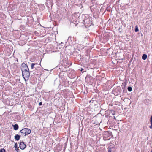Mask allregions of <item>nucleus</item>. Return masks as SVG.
I'll list each match as a JSON object with an SVG mask.
<instances>
[{
    "mask_svg": "<svg viewBox=\"0 0 152 152\" xmlns=\"http://www.w3.org/2000/svg\"><path fill=\"white\" fill-rule=\"evenodd\" d=\"M113 115H115V113H113Z\"/></svg>",
    "mask_w": 152,
    "mask_h": 152,
    "instance_id": "nucleus-17",
    "label": "nucleus"
},
{
    "mask_svg": "<svg viewBox=\"0 0 152 152\" xmlns=\"http://www.w3.org/2000/svg\"><path fill=\"white\" fill-rule=\"evenodd\" d=\"M22 74L23 77L25 80H26L25 78L28 79L29 77L30 73L29 71L22 72Z\"/></svg>",
    "mask_w": 152,
    "mask_h": 152,
    "instance_id": "nucleus-2",
    "label": "nucleus"
},
{
    "mask_svg": "<svg viewBox=\"0 0 152 152\" xmlns=\"http://www.w3.org/2000/svg\"><path fill=\"white\" fill-rule=\"evenodd\" d=\"M14 130H16L18 129V125L15 124L13 125Z\"/></svg>",
    "mask_w": 152,
    "mask_h": 152,
    "instance_id": "nucleus-6",
    "label": "nucleus"
},
{
    "mask_svg": "<svg viewBox=\"0 0 152 152\" xmlns=\"http://www.w3.org/2000/svg\"><path fill=\"white\" fill-rule=\"evenodd\" d=\"M21 70L22 72L29 71V69L27 65L25 64L22 66Z\"/></svg>",
    "mask_w": 152,
    "mask_h": 152,
    "instance_id": "nucleus-3",
    "label": "nucleus"
},
{
    "mask_svg": "<svg viewBox=\"0 0 152 152\" xmlns=\"http://www.w3.org/2000/svg\"><path fill=\"white\" fill-rule=\"evenodd\" d=\"M16 149V151L17 152H18L19 151V149H18V148H16L15 149Z\"/></svg>",
    "mask_w": 152,
    "mask_h": 152,
    "instance_id": "nucleus-15",
    "label": "nucleus"
},
{
    "mask_svg": "<svg viewBox=\"0 0 152 152\" xmlns=\"http://www.w3.org/2000/svg\"><path fill=\"white\" fill-rule=\"evenodd\" d=\"M20 138V135L18 134H16L15 136V139L17 140H18Z\"/></svg>",
    "mask_w": 152,
    "mask_h": 152,
    "instance_id": "nucleus-5",
    "label": "nucleus"
},
{
    "mask_svg": "<svg viewBox=\"0 0 152 152\" xmlns=\"http://www.w3.org/2000/svg\"><path fill=\"white\" fill-rule=\"evenodd\" d=\"M150 122L151 125L150 126V128L151 129L152 128V115L151 116L150 118Z\"/></svg>",
    "mask_w": 152,
    "mask_h": 152,
    "instance_id": "nucleus-8",
    "label": "nucleus"
},
{
    "mask_svg": "<svg viewBox=\"0 0 152 152\" xmlns=\"http://www.w3.org/2000/svg\"><path fill=\"white\" fill-rule=\"evenodd\" d=\"M42 105V102H40L39 103V105L40 106Z\"/></svg>",
    "mask_w": 152,
    "mask_h": 152,
    "instance_id": "nucleus-16",
    "label": "nucleus"
},
{
    "mask_svg": "<svg viewBox=\"0 0 152 152\" xmlns=\"http://www.w3.org/2000/svg\"><path fill=\"white\" fill-rule=\"evenodd\" d=\"M108 152H112V149L111 148H109L108 149Z\"/></svg>",
    "mask_w": 152,
    "mask_h": 152,
    "instance_id": "nucleus-13",
    "label": "nucleus"
},
{
    "mask_svg": "<svg viewBox=\"0 0 152 152\" xmlns=\"http://www.w3.org/2000/svg\"><path fill=\"white\" fill-rule=\"evenodd\" d=\"M15 149H16L17 148V143H15Z\"/></svg>",
    "mask_w": 152,
    "mask_h": 152,
    "instance_id": "nucleus-14",
    "label": "nucleus"
},
{
    "mask_svg": "<svg viewBox=\"0 0 152 152\" xmlns=\"http://www.w3.org/2000/svg\"><path fill=\"white\" fill-rule=\"evenodd\" d=\"M147 58V56L145 54H144L142 55V59L144 60H145Z\"/></svg>",
    "mask_w": 152,
    "mask_h": 152,
    "instance_id": "nucleus-7",
    "label": "nucleus"
},
{
    "mask_svg": "<svg viewBox=\"0 0 152 152\" xmlns=\"http://www.w3.org/2000/svg\"><path fill=\"white\" fill-rule=\"evenodd\" d=\"M151 152H152V150H151Z\"/></svg>",
    "mask_w": 152,
    "mask_h": 152,
    "instance_id": "nucleus-20",
    "label": "nucleus"
},
{
    "mask_svg": "<svg viewBox=\"0 0 152 152\" xmlns=\"http://www.w3.org/2000/svg\"><path fill=\"white\" fill-rule=\"evenodd\" d=\"M114 117V118L115 119V117Z\"/></svg>",
    "mask_w": 152,
    "mask_h": 152,
    "instance_id": "nucleus-19",
    "label": "nucleus"
},
{
    "mask_svg": "<svg viewBox=\"0 0 152 152\" xmlns=\"http://www.w3.org/2000/svg\"><path fill=\"white\" fill-rule=\"evenodd\" d=\"M5 150L4 149H2L0 150V152H5Z\"/></svg>",
    "mask_w": 152,
    "mask_h": 152,
    "instance_id": "nucleus-12",
    "label": "nucleus"
},
{
    "mask_svg": "<svg viewBox=\"0 0 152 152\" xmlns=\"http://www.w3.org/2000/svg\"><path fill=\"white\" fill-rule=\"evenodd\" d=\"M83 70V69H81V71H82Z\"/></svg>",
    "mask_w": 152,
    "mask_h": 152,
    "instance_id": "nucleus-18",
    "label": "nucleus"
},
{
    "mask_svg": "<svg viewBox=\"0 0 152 152\" xmlns=\"http://www.w3.org/2000/svg\"><path fill=\"white\" fill-rule=\"evenodd\" d=\"M30 129L28 128H24L20 131V132L22 134V135L25 136L26 135H28L31 133Z\"/></svg>",
    "mask_w": 152,
    "mask_h": 152,
    "instance_id": "nucleus-1",
    "label": "nucleus"
},
{
    "mask_svg": "<svg viewBox=\"0 0 152 152\" xmlns=\"http://www.w3.org/2000/svg\"><path fill=\"white\" fill-rule=\"evenodd\" d=\"M35 65V64L34 63H32L31 64V69H33L34 66Z\"/></svg>",
    "mask_w": 152,
    "mask_h": 152,
    "instance_id": "nucleus-11",
    "label": "nucleus"
},
{
    "mask_svg": "<svg viewBox=\"0 0 152 152\" xmlns=\"http://www.w3.org/2000/svg\"><path fill=\"white\" fill-rule=\"evenodd\" d=\"M138 31H139V30H138V27L137 26H135V31L136 32H137Z\"/></svg>",
    "mask_w": 152,
    "mask_h": 152,
    "instance_id": "nucleus-9",
    "label": "nucleus"
},
{
    "mask_svg": "<svg viewBox=\"0 0 152 152\" xmlns=\"http://www.w3.org/2000/svg\"><path fill=\"white\" fill-rule=\"evenodd\" d=\"M128 90L129 91H132V87H129L128 88Z\"/></svg>",
    "mask_w": 152,
    "mask_h": 152,
    "instance_id": "nucleus-10",
    "label": "nucleus"
},
{
    "mask_svg": "<svg viewBox=\"0 0 152 152\" xmlns=\"http://www.w3.org/2000/svg\"><path fill=\"white\" fill-rule=\"evenodd\" d=\"M20 148L21 149H24L26 147V145L23 142H20Z\"/></svg>",
    "mask_w": 152,
    "mask_h": 152,
    "instance_id": "nucleus-4",
    "label": "nucleus"
}]
</instances>
